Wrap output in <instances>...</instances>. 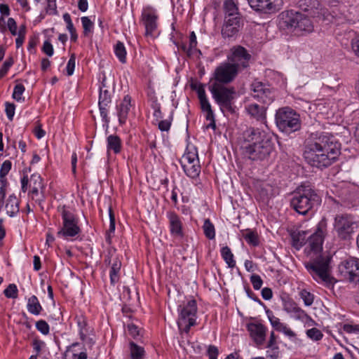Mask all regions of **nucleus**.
Listing matches in <instances>:
<instances>
[{
  "label": "nucleus",
  "instance_id": "obj_37",
  "mask_svg": "<svg viewBox=\"0 0 359 359\" xmlns=\"http://www.w3.org/2000/svg\"><path fill=\"white\" fill-rule=\"evenodd\" d=\"M114 53L121 63L124 64L126 62L127 53L124 44L122 42L118 41L116 43L114 46Z\"/></svg>",
  "mask_w": 359,
  "mask_h": 359
},
{
  "label": "nucleus",
  "instance_id": "obj_42",
  "mask_svg": "<svg viewBox=\"0 0 359 359\" xmlns=\"http://www.w3.org/2000/svg\"><path fill=\"white\" fill-rule=\"evenodd\" d=\"M197 41L196 36L194 32H191L189 36V50H187V56L191 57L195 51H198L201 53L200 50L196 48Z\"/></svg>",
  "mask_w": 359,
  "mask_h": 359
},
{
  "label": "nucleus",
  "instance_id": "obj_16",
  "mask_svg": "<svg viewBox=\"0 0 359 359\" xmlns=\"http://www.w3.org/2000/svg\"><path fill=\"white\" fill-rule=\"evenodd\" d=\"M224 22H240L244 21L243 15L239 13L238 8L233 0H226L223 4Z\"/></svg>",
  "mask_w": 359,
  "mask_h": 359
},
{
  "label": "nucleus",
  "instance_id": "obj_10",
  "mask_svg": "<svg viewBox=\"0 0 359 359\" xmlns=\"http://www.w3.org/2000/svg\"><path fill=\"white\" fill-rule=\"evenodd\" d=\"M357 227L353 217L348 215H338L335 217L334 229L341 239L348 238Z\"/></svg>",
  "mask_w": 359,
  "mask_h": 359
},
{
  "label": "nucleus",
  "instance_id": "obj_1",
  "mask_svg": "<svg viewBox=\"0 0 359 359\" xmlns=\"http://www.w3.org/2000/svg\"><path fill=\"white\" fill-rule=\"evenodd\" d=\"M325 229L326 224L322 221L318 223L315 232L309 236L304 251L310 260L304 265L314 280L330 286L333 285L334 278L331 276L332 257L323 252Z\"/></svg>",
  "mask_w": 359,
  "mask_h": 359
},
{
  "label": "nucleus",
  "instance_id": "obj_64",
  "mask_svg": "<svg viewBox=\"0 0 359 359\" xmlns=\"http://www.w3.org/2000/svg\"><path fill=\"white\" fill-rule=\"evenodd\" d=\"M128 330L129 334L133 337H135L136 336L139 335L138 327L134 324H128Z\"/></svg>",
  "mask_w": 359,
  "mask_h": 359
},
{
  "label": "nucleus",
  "instance_id": "obj_14",
  "mask_svg": "<svg viewBox=\"0 0 359 359\" xmlns=\"http://www.w3.org/2000/svg\"><path fill=\"white\" fill-rule=\"evenodd\" d=\"M104 80L105 79H103L102 82V86H100V88L98 106L102 121L105 124L108 125L109 123V118L108 116V109L109 107V104L111 102V93L108 90L104 89V88L105 87V84L104 83Z\"/></svg>",
  "mask_w": 359,
  "mask_h": 359
},
{
  "label": "nucleus",
  "instance_id": "obj_55",
  "mask_svg": "<svg viewBox=\"0 0 359 359\" xmlns=\"http://www.w3.org/2000/svg\"><path fill=\"white\" fill-rule=\"evenodd\" d=\"M207 354L209 359H217L219 350L215 346L210 345L208 348Z\"/></svg>",
  "mask_w": 359,
  "mask_h": 359
},
{
  "label": "nucleus",
  "instance_id": "obj_4",
  "mask_svg": "<svg viewBox=\"0 0 359 359\" xmlns=\"http://www.w3.org/2000/svg\"><path fill=\"white\" fill-rule=\"evenodd\" d=\"M321 196L310 184H302L292 193L290 206L297 213L306 215L320 205Z\"/></svg>",
  "mask_w": 359,
  "mask_h": 359
},
{
  "label": "nucleus",
  "instance_id": "obj_17",
  "mask_svg": "<svg viewBox=\"0 0 359 359\" xmlns=\"http://www.w3.org/2000/svg\"><path fill=\"white\" fill-rule=\"evenodd\" d=\"M250 336L257 346L264 344L266 340V327L260 323H249L246 325Z\"/></svg>",
  "mask_w": 359,
  "mask_h": 359
},
{
  "label": "nucleus",
  "instance_id": "obj_21",
  "mask_svg": "<svg viewBox=\"0 0 359 359\" xmlns=\"http://www.w3.org/2000/svg\"><path fill=\"white\" fill-rule=\"evenodd\" d=\"M197 313V304L195 299L189 300L181 309L180 317L177 320V325L180 327L184 325V319L195 318Z\"/></svg>",
  "mask_w": 359,
  "mask_h": 359
},
{
  "label": "nucleus",
  "instance_id": "obj_58",
  "mask_svg": "<svg viewBox=\"0 0 359 359\" xmlns=\"http://www.w3.org/2000/svg\"><path fill=\"white\" fill-rule=\"evenodd\" d=\"M22 96V84H18L15 86L13 93V99L16 100L17 101H19L21 100Z\"/></svg>",
  "mask_w": 359,
  "mask_h": 359
},
{
  "label": "nucleus",
  "instance_id": "obj_33",
  "mask_svg": "<svg viewBox=\"0 0 359 359\" xmlns=\"http://www.w3.org/2000/svg\"><path fill=\"white\" fill-rule=\"evenodd\" d=\"M27 308L28 311L34 316L39 315L43 310L38 298L35 295H32L28 299Z\"/></svg>",
  "mask_w": 359,
  "mask_h": 359
},
{
  "label": "nucleus",
  "instance_id": "obj_38",
  "mask_svg": "<svg viewBox=\"0 0 359 359\" xmlns=\"http://www.w3.org/2000/svg\"><path fill=\"white\" fill-rule=\"evenodd\" d=\"M184 161L190 163H195V161L199 162L197 151L196 149L194 151L187 150L180 158V164H184Z\"/></svg>",
  "mask_w": 359,
  "mask_h": 359
},
{
  "label": "nucleus",
  "instance_id": "obj_47",
  "mask_svg": "<svg viewBox=\"0 0 359 359\" xmlns=\"http://www.w3.org/2000/svg\"><path fill=\"white\" fill-rule=\"evenodd\" d=\"M299 295L301 298L303 299L304 304L306 306H311L314 299L313 294L307 291L306 290H302L299 292Z\"/></svg>",
  "mask_w": 359,
  "mask_h": 359
},
{
  "label": "nucleus",
  "instance_id": "obj_45",
  "mask_svg": "<svg viewBox=\"0 0 359 359\" xmlns=\"http://www.w3.org/2000/svg\"><path fill=\"white\" fill-rule=\"evenodd\" d=\"M306 335L309 338L313 341H319L323 337L322 332L316 327L308 330L306 331Z\"/></svg>",
  "mask_w": 359,
  "mask_h": 359
},
{
  "label": "nucleus",
  "instance_id": "obj_32",
  "mask_svg": "<svg viewBox=\"0 0 359 359\" xmlns=\"http://www.w3.org/2000/svg\"><path fill=\"white\" fill-rule=\"evenodd\" d=\"M121 266V262L117 257H114L109 271L110 281L112 285H115L119 281Z\"/></svg>",
  "mask_w": 359,
  "mask_h": 359
},
{
  "label": "nucleus",
  "instance_id": "obj_28",
  "mask_svg": "<svg viewBox=\"0 0 359 359\" xmlns=\"http://www.w3.org/2000/svg\"><path fill=\"white\" fill-rule=\"evenodd\" d=\"M240 24H223L222 35L224 39H235L239 32Z\"/></svg>",
  "mask_w": 359,
  "mask_h": 359
},
{
  "label": "nucleus",
  "instance_id": "obj_52",
  "mask_svg": "<svg viewBox=\"0 0 359 359\" xmlns=\"http://www.w3.org/2000/svg\"><path fill=\"white\" fill-rule=\"evenodd\" d=\"M172 118L170 116L169 119L161 120L158 123V129L161 131H168L171 126Z\"/></svg>",
  "mask_w": 359,
  "mask_h": 359
},
{
  "label": "nucleus",
  "instance_id": "obj_54",
  "mask_svg": "<svg viewBox=\"0 0 359 359\" xmlns=\"http://www.w3.org/2000/svg\"><path fill=\"white\" fill-rule=\"evenodd\" d=\"M6 114L9 120H12L15 114V105L10 102H6Z\"/></svg>",
  "mask_w": 359,
  "mask_h": 359
},
{
  "label": "nucleus",
  "instance_id": "obj_41",
  "mask_svg": "<svg viewBox=\"0 0 359 359\" xmlns=\"http://www.w3.org/2000/svg\"><path fill=\"white\" fill-rule=\"evenodd\" d=\"M76 323L79 327V334L81 340H85L86 335L84 332V330L87 325V321L86 318L83 316H79L76 317Z\"/></svg>",
  "mask_w": 359,
  "mask_h": 359
},
{
  "label": "nucleus",
  "instance_id": "obj_20",
  "mask_svg": "<svg viewBox=\"0 0 359 359\" xmlns=\"http://www.w3.org/2000/svg\"><path fill=\"white\" fill-rule=\"evenodd\" d=\"M298 11L288 10L280 13L278 15L280 21L282 22H300L303 20L309 21L308 15Z\"/></svg>",
  "mask_w": 359,
  "mask_h": 359
},
{
  "label": "nucleus",
  "instance_id": "obj_15",
  "mask_svg": "<svg viewBox=\"0 0 359 359\" xmlns=\"http://www.w3.org/2000/svg\"><path fill=\"white\" fill-rule=\"evenodd\" d=\"M279 29L285 36H304L313 31V24H280Z\"/></svg>",
  "mask_w": 359,
  "mask_h": 359
},
{
  "label": "nucleus",
  "instance_id": "obj_12",
  "mask_svg": "<svg viewBox=\"0 0 359 359\" xmlns=\"http://www.w3.org/2000/svg\"><path fill=\"white\" fill-rule=\"evenodd\" d=\"M230 63L237 65V69L247 68L251 59V55L241 46H235L231 48V55L227 56Z\"/></svg>",
  "mask_w": 359,
  "mask_h": 359
},
{
  "label": "nucleus",
  "instance_id": "obj_22",
  "mask_svg": "<svg viewBox=\"0 0 359 359\" xmlns=\"http://www.w3.org/2000/svg\"><path fill=\"white\" fill-rule=\"evenodd\" d=\"M170 233L176 237L183 236L182 222L180 216L173 211L167 212Z\"/></svg>",
  "mask_w": 359,
  "mask_h": 359
},
{
  "label": "nucleus",
  "instance_id": "obj_24",
  "mask_svg": "<svg viewBox=\"0 0 359 359\" xmlns=\"http://www.w3.org/2000/svg\"><path fill=\"white\" fill-rule=\"evenodd\" d=\"M29 189L32 196L39 194V190L42 188V179L39 175H32L30 178L24 176V192L25 189Z\"/></svg>",
  "mask_w": 359,
  "mask_h": 359
},
{
  "label": "nucleus",
  "instance_id": "obj_63",
  "mask_svg": "<svg viewBox=\"0 0 359 359\" xmlns=\"http://www.w3.org/2000/svg\"><path fill=\"white\" fill-rule=\"evenodd\" d=\"M262 297L265 300H269L273 297V292L271 288L264 287L262 290Z\"/></svg>",
  "mask_w": 359,
  "mask_h": 359
},
{
  "label": "nucleus",
  "instance_id": "obj_48",
  "mask_svg": "<svg viewBox=\"0 0 359 359\" xmlns=\"http://www.w3.org/2000/svg\"><path fill=\"white\" fill-rule=\"evenodd\" d=\"M196 325V318H191L189 319H184V323L183 325L178 327L181 332H185L188 334L189 332L191 327Z\"/></svg>",
  "mask_w": 359,
  "mask_h": 359
},
{
  "label": "nucleus",
  "instance_id": "obj_30",
  "mask_svg": "<svg viewBox=\"0 0 359 359\" xmlns=\"http://www.w3.org/2000/svg\"><path fill=\"white\" fill-rule=\"evenodd\" d=\"M158 19L156 10L152 6L144 7L142 12V20L144 22H156Z\"/></svg>",
  "mask_w": 359,
  "mask_h": 359
},
{
  "label": "nucleus",
  "instance_id": "obj_56",
  "mask_svg": "<svg viewBox=\"0 0 359 359\" xmlns=\"http://www.w3.org/2000/svg\"><path fill=\"white\" fill-rule=\"evenodd\" d=\"M343 330L348 334L359 333V325L344 324Z\"/></svg>",
  "mask_w": 359,
  "mask_h": 359
},
{
  "label": "nucleus",
  "instance_id": "obj_53",
  "mask_svg": "<svg viewBox=\"0 0 359 359\" xmlns=\"http://www.w3.org/2000/svg\"><path fill=\"white\" fill-rule=\"evenodd\" d=\"M42 51L49 57L53 55V47L49 41L47 40L44 41L42 47Z\"/></svg>",
  "mask_w": 359,
  "mask_h": 359
},
{
  "label": "nucleus",
  "instance_id": "obj_40",
  "mask_svg": "<svg viewBox=\"0 0 359 359\" xmlns=\"http://www.w3.org/2000/svg\"><path fill=\"white\" fill-rule=\"evenodd\" d=\"M9 31L13 35L18 34V36L16 39V45L19 48L22 46V25L19 28L18 31L17 24H7Z\"/></svg>",
  "mask_w": 359,
  "mask_h": 359
},
{
  "label": "nucleus",
  "instance_id": "obj_43",
  "mask_svg": "<svg viewBox=\"0 0 359 359\" xmlns=\"http://www.w3.org/2000/svg\"><path fill=\"white\" fill-rule=\"evenodd\" d=\"M4 295L9 299H15L18 296V290L15 284H10L4 291Z\"/></svg>",
  "mask_w": 359,
  "mask_h": 359
},
{
  "label": "nucleus",
  "instance_id": "obj_7",
  "mask_svg": "<svg viewBox=\"0 0 359 359\" xmlns=\"http://www.w3.org/2000/svg\"><path fill=\"white\" fill-rule=\"evenodd\" d=\"M276 123L280 130L286 133L299 130L302 125L299 114L288 107L280 108L276 111Z\"/></svg>",
  "mask_w": 359,
  "mask_h": 359
},
{
  "label": "nucleus",
  "instance_id": "obj_59",
  "mask_svg": "<svg viewBox=\"0 0 359 359\" xmlns=\"http://www.w3.org/2000/svg\"><path fill=\"white\" fill-rule=\"evenodd\" d=\"M156 29V24H145V35L154 36Z\"/></svg>",
  "mask_w": 359,
  "mask_h": 359
},
{
  "label": "nucleus",
  "instance_id": "obj_62",
  "mask_svg": "<svg viewBox=\"0 0 359 359\" xmlns=\"http://www.w3.org/2000/svg\"><path fill=\"white\" fill-rule=\"evenodd\" d=\"M81 22H102L101 19L100 17H96V15H90V16H85L82 17L81 18Z\"/></svg>",
  "mask_w": 359,
  "mask_h": 359
},
{
  "label": "nucleus",
  "instance_id": "obj_61",
  "mask_svg": "<svg viewBox=\"0 0 359 359\" xmlns=\"http://www.w3.org/2000/svg\"><path fill=\"white\" fill-rule=\"evenodd\" d=\"M34 135L38 138L41 139L45 135V131L41 128V126L39 123L32 130Z\"/></svg>",
  "mask_w": 359,
  "mask_h": 359
},
{
  "label": "nucleus",
  "instance_id": "obj_11",
  "mask_svg": "<svg viewBox=\"0 0 359 359\" xmlns=\"http://www.w3.org/2000/svg\"><path fill=\"white\" fill-rule=\"evenodd\" d=\"M192 89L196 90L198 97L200 101L201 108L203 111L206 112L205 118L207 121H210V123L207 126V128H211L213 130L216 128L215 114L212 109L211 105L206 96L204 86L202 83H199L198 86L192 85Z\"/></svg>",
  "mask_w": 359,
  "mask_h": 359
},
{
  "label": "nucleus",
  "instance_id": "obj_29",
  "mask_svg": "<svg viewBox=\"0 0 359 359\" xmlns=\"http://www.w3.org/2000/svg\"><path fill=\"white\" fill-rule=\"evenodd\" d=\"M20 201L16 196L11 195L5 206L7 214L11 217L15 215L20 210Z\"/></svg>",
  "mask_w": 359,
  "mask_h": 359
},
{
  "label": "nucleus",
  "instance_id": "obj_49",
  "mask_svg": "<svg viewBox=\"0 0 359 359\" xmlns=\"http://www.w3.org/2000/svg\"><path fill=\"white\" fill-rule=\"evenodd\" d=\"M250 282L252 285V287L255 290H259L263 284V280L261 277L257 274H253L250 277Z\"/></svg>",
  "mask_w": 359,
  "mask_h": 359
},
{
  "label": "nucleus",
  "instance_id": "obj_46",
  "mask_svg": "<svg viewBox=\"0 0 359 359\" xmlns=\"http://www.w3.org/2000/svg\"><path fill=\"white\" fill-rule=\"evenodd\" d=\"M36 328L42 334L47 335L50 332V327L44 320H39L36 323Z\"/></svg>",
  "mask_w": 359,
  "mask_h": 359
},
{
  "label": "nucleus",
  "instance_id": "obj_2",
  "mask_svg": "<svg viewBox=\"0 0 359 359\" xmlns=\"http://www.w3.org/2000/svg\"><path fill=\"white\" fill-rule=\"evenodd\" d=\"M340 150V144L333 137L320 135L306 146L304 156L311 165L323 168L337 160Z\"/></svg>",
  "mask_w": 359,
  "mask_h": 359
},
{
  "label": "nucleus",
  "instance_id": "obj_36",
  "mask_svg": "<svg viewBox=\"0 0 359 359\" xmlns=\"http://www.w3.org/2000/svg\"><path fill=\"white\" fill-rule=\"evenodd\" d=\"M131 359H144L145 351L143 347L137 345L135 342H130Z\"/></svg>",
  "mask_w": 359,
  "mask_h": 359
},
{
  "label": "nucleus",
  "instance_id": "obj_50",
  "mask_svg": "<svg viewBox=\"0 0 359 359\" xmlns=\"http://www.w3.org/2000/svg\"><path fill=\"white\" fill-rule=\"evenodd\" d=\"M11 162L8 160H6L3 163L0 169L1 180H2V179L4 178L7 175L8 172L11 170Z\"/></svg>",
  "mask_w": 359,
  "mask_h": 359
},
{
  "label": "nucleus",
  "instance_id": "obj_5",
  "mask_svg": "<svg viewBox=\"0 0 359 359\" xmlns=\"http://www.w3.org/2000/svg\"><path fill=\"white\" fill-rule=\"evenodd\" d=\"M57 211L61 215L62 224L61 229L57 232V236L69 239L79 236L81 229L79 226V219L75 210L63 205L57 207Z\"/></svg>",
  "mask_w": 359,
  "mask_h": 359
},
{
  "label": "nucleus",
  "instance_id": "obj_34",
  "mask_svg": "<svg viewBox=\"0 0 359 359\" xmlns=\"http://www.w3.org/2000/svg\"><path fill=\"white\" fill-rule=\"evenodd\" d=\"M242 236L249 245L254 247L259 245V239L257 231L251 229H246L242 231Z\"/></svg>",
  "mask_w": 359,
  "mask_h": 359
},
{
  "label": "nucleus",
  "instance_id": "obj_27",
  "mask_svg": "<svg viewBox=\"0 0 359 359\" xmlns=\"http://www.w3.org/2000/svg\"><path fill=\"white\" fill-rule=\"evenodd\" d=\"M306 231H298L292 233V246L299 250L304 245L307 243L308 238Z\"/></svg>",
  "mask_w": 359,
  "mask_h": 359
},
{
  "label": "nucleus",
  "instance_id": "obj_60",
  "mask_svg": "<svg viewBox=\"0 0 359 359\" xmlns=\"http://www.w3.org/2000/svg\"><path fill=\"white\" fill-rule=\"evenodd\" d=\"M351 48L355 55L359 57V36L352 39Z\"/></svg>",
  "mask_w": 359,
  "mask_h": 359
},
{
  "label": "nucleus",
  "instance_id": "obj_26",
  "mask_svg": "<svg viewBox=\"0 0 359 359\" xmlns=\"http://www.w3.org/2000/svg\"><path fill=\"white\" fill-rule=\"evenodd\" d=\"M181 165L185 174L190 178L196 179L201 173L199 162L195 161V163H190L184 161V164H181Z\"/></svg>",
  "mask_w": 359,
  "mask_h": 359
},
{
  "label": "nucleus",
  "instance_id": "obj_51",
  "mask_svg": "<svg viewBox=\"0 0 359 359\" xmlns=\"http://www.w3.org/2000/svg\"><path fill=\"white\" fill-rule=\"evenodd\" d=\"M75 63H76V57L74 54H72L69 60L67 62L66 69H67V74L68 76H71L73 74L74 68H75Z\"/></svg>",
  "mask_w": 359,
  "mask_h": 359
},
{
  "label": "nucleus",
  "instance_id": "obj_23",
  "mask_svg": "<svg viewBox=\"0 0 359 359\" xmlns=\"http://www.w3.org/2000/svg\"><path fill=\"white\" fill-rule=\"evenodd\" d=\"M131 97L128 95H126L121 103L116 106L117 116L120 125L126 123L128 113L131 107Z\"/></svg>",
  "mask_w": 359,
  "mask_h": 359
},
{
  "label": "nucleus",
  "instance_id": "obj_44",
  "mask_svg": "<svg viewBox=\"0 0 359 359\" xmlns=\"http://www.w3.org/2000/svg\"><path fill=\"white\" fill-rule=\"evenodd\" d=\"M31 345L35 353L34 355H36V357H38L42 348L45 346L46 344L43 341L39 339V337H36L33 339Z\"/></svg>",
  "mask_w": 359,
  "mask_h": 359
},
{
  "label": "nucleus",
  "instance_id": "obj_39",
  "mask_svg": "<svg viewBox=\"0 0 359 359\" xmlns=\"http://www.w3.org/2000/svg\"><path fill=\"white\" fill-rule=\"evenodd\" d=\"M205 236L210 240L214 239L215 237V229L210 219H205L203 226Z\"/></svg>",
  "mask_w": 359,
  "mask_h": 359
},
{
  "label": "nucleus",
  "instance_id": "obj_31",
  "mask_svg": "<svg viewBox=\"0 0 359 359\" xmlns=\"http://www.w3.org/2000/svg\"><path fill=\"white\" fill-rule=\"evenodd\" d=\"M107 151H113L114 154H118L121 151V140L118 135H110L107 138Z\"/></svg>",
  "mask_w": 359,
  "mask_h": 359
},
{
  "label": "nucleus",
  "instance_id": "obj_57",
  "mask_svg": "<svg viewBox=\"0 0 359 359\" xmlns=\"http://www.w3.org/2000/svg\"><path fill=\"white\" fill-rule=\"evenodd\" d=\"M152 108L154 109V116L156 117V120L162 118V112L161 111L160 104L157 102V100L153 102Z\"/></svg>",
  "mask_w": 359,
  "mask_h": 359
},
{
  "label": "nucleus",
  "instance_id": "obj_9",
  "mask_svg": "<svg viewBox=\"0 0 359 359\" xmlns=\"http://www.w3.org/2000/svg\"><path fill=\"white\" fill-rule=\"evenodd\" d=\"M341 275L349 282L359 283V259L349 257L339 265Z\"/></svg>",
  "mask_w": 359,
  "mask_h": 359
},
{
  "label": "nucleus",
  "instance_id": "obj_8",
  "mask_svg": "<svg viewBox=\"0 0 359 359\" xmlns=\"http://www.w3.org/2000/svg\"><path fill=\"white\" fill-rule=\"evenodd\" d=\"M238 72L237 65H233L229 62H222L215 68L212 74L213 83L224 85L231 83L235 80Z\"/></svg>",
  "mask_w": 359,
  "mask_h": 359
},
{
  "label": "nucleus",
  "instance_id": "obj_18",
  "mask_svg": "<svg viewBox=\"0 0 359 359\" xmlns=\"http://www.w3.org/2000/svg\"><path fill=\"white\" fill-rule=\"evenodd\" d=\"M278 0H248L250 6L257 12L271 13L276 12Z\"/></svg>",
  "mask_w": 359,
  "mask_h": 359
},
{
  "label": "nucleus",
  "instance_id": "obj_13",
  "mask_svg": "<svg viewBox=\"0 0 359 359\" xmlns=\"http://www.w3.org/2000/svg\"><path fill=\"white\" fill-rule=\"evenodd\" d=\"M251 90L252 96L265 104H271L274 100L273 92L268 86L262 82L254 81L251 85Z\"/></svg>",
  "mask_w": 359,
  "mask_h": 359
},
{
  "label": "nucleus",
  "instance_id": "obj_35",
  "mask_svg": "<svg viewBox=\"0 0 359 359\" xmlns=\"http://www.w3.org/2000/svg\"><path fill=\"white\" fill-rule=\"evenodd\" d=\"M221 255L229 268L233 269L236 266L233 255L228 246L223 247L221 249Z\"/></svg>",
  "mask_w": 359,
  "mask_h": 359
},
{
  "label": "nucleus",
  "instance_id": "obj_19",
  "mask_svg": "<svg viewBox=\"0 0 359 359\" xmlns=\"http://www.w3.org/2000/svg\"><path fill=\"white\" fill-rule=\"evenodd\" d=\"M283 309L297 320L304 321L310 318L309 316L292 299L284 300Z\"/></svg>",
  "mask_w": 359,
  "mask_h": 359
},
{
  "label": "nucleus",
  "instance_id": "obj_25",
  "mask_svg": "<svg viewBox=\"0 0 359 359\" xmlns=\"http://www.w3.org/2000/svg\"><path fill=\"white\" fill-rule=\"evenodd\" d=\"M248 114L252 118L259 121L266 120V110L264 106H260L256 103H251L245 107Z\"/></svg>",
  "mask_w": 359,
  "mask_h": 359
},
{
  "label": "nucleus",
  "instance_id": "obj_3",
  "mask_svg": "<svg viewBox=\"0 0 359 359\" xmlns=\"http://www.w3.org/2000/svg\"><path fill=\"white\" fill-rule=\"evenodd\" d=\"M243 137L248 142L245 146V153L252 161L266 159L273 149L271 140L258 128H248L243 133Z\"/></svg>",
  "mask_w": 359,
  "mask_h": 359
},
{
  "label": "nucleus",
  "instance_id": "obj_6",
  "mask_svg": "<svg viewBox=\"0 0 359 359\" xmlns=\"http://www.w3.org/2000/svg\"><path fill=\"white\" fill-rule=\"evenodd\" d=\"M209 90L215 102L219 106L221 111H224V109H226L231 113L234 112L233 102L236 91L233 86H226L224 84L212 83L209 87Z\"/></svg>",
  "mask_w": 359,
  "mask_h": 359
}]
</instances>
